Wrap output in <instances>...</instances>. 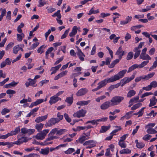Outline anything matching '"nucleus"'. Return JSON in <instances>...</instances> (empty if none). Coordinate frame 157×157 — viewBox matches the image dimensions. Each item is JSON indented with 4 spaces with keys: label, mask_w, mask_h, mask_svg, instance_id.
<instances>
[{
    "label": "nucleus",
    "mask_w": 157,
    "mask_h": 157,
    "mask_svg": "<svg viewBox=\"0 0 157 157\" xmlns=\"http://www.w3.org/2000/svg\"><path fill=\"white\" fill-rule=\"evenodd\" d=\"M95 142L94 140H89L87 141H86L83 143V145L84 146L87 145H91L92 144H93V143H94Z\"/></svg>",
    "instance_id": "nucleus-46"
},
{
    "label": "nucleus",
    "mask_w": 157,
    "mask_h": 157,
    "mask_svg": "<svg viewBox=\"0 0 157 157\" xmlns=\"http://www.w3.org/2000/svg\"><path fill=\"white\" fill-rule=\"evenodd\" d=\"M6 93L7 94H13L16 93V91L12 90H6Z\"/></svg>",
    "instance_id": "nucleus-59"
},
{
    "label": "nucleus",
    "mask_w": 157,
    "mask_h": 157,
    "mask_svg": "<svg viewBox=\"0 0 157 157\" xmlns=\"http://www.w3.org/2000/svg\"><path fill=\"white\" fill-rule=\"evenodd\" d=\"M67 73V71H65L62 72L55 77L54 80H56L58 79L59 78H61L66 75Z\"/></svg>",
    "instance_id": "nucleus-15"
},
{
    "label": "nucleus",
    "mask_w": 157,
    "mask_h": 157,
    "mask_svg": "<svg viewBox=\"0 0 157 157\" xmlns=\"http://www.w3.org/2000/svg\"><path fill=\"white\" fill-rule=\"evenodd\" d=\"M139 97L138 95L131 98L129 102V104H130L131 103H132L133 102L136 103L139 100Z\"/></svg>",
    "instance_id": "nucleus-29"
},
{
    "label": "nucleus",
    "mask_w": 157,
    "mask_h": 157,
    "mask_svg": "<svg viewBox=\"0 0 157 157\" xmlns=\"http://www.w3.org/2000/svg\"><path fill=\"white\" fill-rule=\"evenodd\" d=\"M73 98L72 97H69L66 98L65 101L71 105L73 103Z\"/></svg>",
    "instance_id": "nucleus-36"
},
{
    "label": "nucleus",
    "mask_w": 157,
    "mask_h": 157,
    "mask_svg": "<svg viewBox=\"0 0 157 157\" xmlns=\"http://www.w3.org/2000/svg\"><path fill=\"white\" fill-rule=\"evenodd\" d=\"M21 132L23 134H27L29 135L33 134L35 131L34 129H28L26 128H23L21 129Z\"/></svg>",
    "instance_id": "nucleus-8"
},
{
    "label": "nucleus",
    "mask_w": 157,
    "mask_h": 157,
    "mask_svg": "<svg viewBox=\"0 0 157 157\" xmlns=\"http://www.w3.org/2000/svg\"><path fill=\"white\" fill-rule=\"evenodd\" d=\"M133 56V52H129L127 56L126 59L128 60L131 59Z\"/></svg>",
    "instance_id": "nucleus-44"
},
{
    "label": "nucleus",
    "mask_w": 157,
    "mask_h": 157,
    "mask_svg": "<svg viewBox=\"0 0 157 157\" xmlns=\"http://www.w3.org/2000/svg\"><path fill=\"white\" fill-rule=\"evenodd\" d=\"M144 144L143 142H140L137 145H136V147L139 148H142L144 147Z\"/></svg>",
    "instance_id": "nucleus-54"
},
{
    "label": "nucleus",
    "mask_w": 157,
    "mask_h": 157,
    "mask_svg": "<svg viewBox=\"0 0 157 157\" xmlns=\"http://www.w3.org/2000/svg\"><path fill=\"white\" fill-rule=\"evenodd\" d=\"M120 59H116L113 60L111 63V65L110 66H109V67L110 68H112L115 65L118 63L120 61Z\"/></svg>",
    "instance_id": "nucleus-32"
},
{
    "label": "nucleus",
    "mask_w": 157,
    "mask_h": 157,
    "mask_svg": "<svg viewBox=\"0 0 157 157\" xmlns=\"http://www.w3.org/2000/svg\"><path fill=\"white\" fill-rule=\"evenodd\" d=\"M113 106L111 105V103L109 101H106L103 103L100 106L101 109L105 110L108 109L109 107Z\"/></svg>",
    "instance_id": "nucleus-10"
},
{
    "label": "nucleus",
    "mask_w": 157,
    "mask_h": 157,
    "mask_svg": "<svg viewBox=\"0 0 157 157\" xmlns=\"http://www.w3.org/2000/svg\"><path fill=\"white\" fill-rule=\"evenodd\" d=\"M40 155L36 154H30L28 155H25L24 157H39Z\"/></svg>",
    "instance_id": "nucleus-50"
},
{
    "label": "nucleus",
    "mask_w": 157,
    "mask_h": 157,
    "mask_svg": "<svg viewBox=\"0 0 157 157\" xmlns=\"http://www.w3.org/2000/svg\"><path fill=\"white\" fill-rule=\"evenodd\" d=\"M150 103L149 105V106L150 107L155 105L156 103L155 101V97L153 96L150 99Z\"/></svg>",
    "instance_id": "nucleus-25"
},
{
    "label": "nucleus",
    "mask_w": 157,
    "mask_h": 157,
    "mask_svg": "<svg viewBox=\"0 0 157 157\" xmlns=\"http://www.w3.org/2000/svg\"><path fill=\"white\" fill-rule=\"evenodd\" d=\"M151 136L149 134H147L145 135L143 138V140L145 141H147L149 140L150 138H151Z\"/></svg>",
    "instance_id": "nucleus-53"
},
{
    "label": "nucleus",
    "mask_w": 157,
    "mask_h": 157,
    "mask_svg": "<svg viewBox=\"0 0 157 157\" xmlns=\"http://www.w3.org/2000/svg\"><path fill=\"white\" fill-rule=\"evenodd\" d=\"M66 131H67V130L66 129H61L59 130H57V132L56 133V135H61L63 134Z\"/></svg>",
    "instance_id": "nucleus-42"
},
{
    "label": "nucleus",
    "mask_w": 157,
    "mask_h": 157,
    "mask_svg": "<svg viewBox=\"0 0 157 157\" xmlns=\"http://www.w3.org/2000/svg\"><path fill=\"white\" fill-rule=\"evenodd\" d=\"M147 130V132L150 134H153L154 129L151 128V127L148 128Z\"/></svg>",
    "instance_id": "nucleus-61"
},
{
    "label": "nucleus",
    "mask_w": 157,
    "mask_h": 157,
    "mask_svg": "<svg viewBox=\"0 0 157 157\" xmlns=\"http://www.w3.org/2000/svg\"><path fill=\"white\" fill-rule=\"evenodd\" d=\"M64 116L66 120L68 122H70L71 121V119L69 117L68 115L66 113L64 114Z\"/></svg>",
    "instance_id": "nucleus-52"
},
{
    "label": "nucleus",
    "mask_w": 157,
    "mask_h": 157,
    "mask_svg": "<svg viewBox=\"0 0 157 157\" xmlns=\"http://www.w3.org/2000/svg\"><path fill=\"white\" fill-rule=\"evenodd\" d=\"M57 119L59 120V121L61 120L63 118V116L60 114L59 112H58L57 114Z\"/></svg>",
    "instance_id": "nucleus-62"
},
{
    "label": "nucleus",
    "mask_w": 157,
    "mask_h": 157,
    "mask_svg": "<svg viewBox=\"0 0 157 157\" xmlns=\"http://www.w3.org/2000/svg\"><path fill=\"white\" fill-rule=\"evenodd\" d=\"M115 127L116 128H118V129H116L114 130H113L110 133L111 134H114L117 132L118 131H119L122 129L121 127L120 126H115Z\"/></svg>",
    "instance_id": "nucleus-43"
},
{
    "label": "nucleus",
    "mask_w": 157,
    "mask_h": 157,
    "mask_svg": "<svg viewBox=\"0 0 157 157\" xmlns=\"http://www.w3.org/2000/svg\"><path fill=\"white\" fill-rule=\"evenodd\" d=\"M126 54V52L122 50V48L121 46H120L117 52H116L115 55H116L119 56V58L120 59H121L122 58V56L125 55Z\"/></svg>",
    "instance_id": "nucleus-9"
},
{
    "label": "nucleus",
    "mask_w": 157,
    "mask_h": 157,
    "mask_svg": "<svg viewBox=\"0 0 157 157\" xmlns=\"http://www.w3.org/2000/svg\"><path fill=\"white\" fill-rule=\"evenodd\" d=\"M128 136V134H126L123 135L121 137V139L119 141L123 142L126 139L127 136Z\"/></svg>",
    "instance_id": "nucleus-60"
},
{
    "label": "nucleus",
    "mask_w": 157,
    "mask_h": 157,
    "mask_svg": "<svg viewBox=\"0 0 157 157\" xmlns=\"http://www.w3.org/2000/svg\"><path fill=\"white\" fill-rule=\"evenodd\" d=\"M140 58L143 60H150L151 58L149 55L147 54H145L143 55H140Z\"/></svg>",
    "instance_id": "nucleus-28"
},
{
    "label": "nucleus",
    "mask_w": 157,
    "mask_h": 157,
    "mask_svg": "<svg viewBox=\"0 0 157 157\" xmlns=\"http://www.w3.org/2000/svg\"><path fill=\"white\" fill-rule=\"evenodd\" d=\"M132 17L131 16H127L126 19H125V21H121L120 24L121 25H125L127 24H128V23H129V22H130L132 19Z\"/></svg>",
    "instance_id": "nucleus-16"
},
{
    "label": "nucleus",
    "mask_w": 157,
    "mask_h": 157,
    "mask_svg": "<svg viewBox=\"0 0 157 157\" xmlns=\"http://www.w3.org/2000/svg\"><path fill=\"white\" fill-rule=\"evenodd\" d=\"M77 54L81 60L82 61H84V57H82V56L85 57V56L82 52L81 50L77 51Z\"/></svg>",
    "instance_id": "nucleus-21"
},
{
    "label": "nucleus",
    "mask_w": 157,
    "mask_h": 157,
    "mask_svg": "<svg viewBox=\"0 0 157 157\" xmlns=\"http://www.w3.org/2000/svg\"><path fill=\"white\" fill-rule=\"evenodd\" d=\"M145 108V107H143L138 112V113H139V115L138 116V117L141 116H142L143 113H144V109Z\"/></svg>",
    "instance_id": "nucleus-55"
},
{
    "label": "nucleus",
    "mask_w": 157,
    "mask_h": 157,
    "mask_svg": "<svg viewBox=\"0 0 157 157\" xmlns=\"http://www.w3.org/2000/svg\"><path fill=\"white\" fill-rule=\"evenodd\" d=\"M69 31V29L66 30L64 32V33L61 36V38L63 39L65 38L67 36Z\"/></svg>",
    "instance_id": "nucleus-56"
},
{
    "label": "nucleus",
    "mask_w": 157,
    "mask_h": 157,
    "mask_svg": "<svg viewBox=\"0 0 157 157\" xmlns=\"http://www.w3.org/2000/svg\"><path fill=\"white\" fill-rule=\"evenodd\" d=\"M14 45V43L12 42H10V43H9L7 46H6V50H8L10 48L12 47Z\"/></svg>",
    "instance_id": "nucleus-63"
},
{
    "label": "nucleus",
    "mask_w": 157,
    "mask_h": 157,
    "mask_svg": "<svg viewBox=\"0 0 157 157\" xmlns=\"http://www.w3.org/2000/svg\"><path fill=\"white\" fill-rule=\"evenodd\" d=\"M48 117V115L44 116L37 117L35 120V121L37 123H39L42 121L45 120Z\"/></svg>",
    "instance_id": "nucleus-13"
},
{
    "label": "nucleus",
    "mask_w": 157,
    "mask_h": 157,
    "mask_svg": "<svg viewBox=\"0 0 157 157\" xmlns=\"http://www.w3.org/2000/svg\"><path fill=\"white\" fill-rule=\"evenodd\" d=\"M50 99V100L49 101V102L51 105L56 103L59 100H61L60 98L56 96L51 97Z\"/></svg>",
    "instance_id": "nucleus-12"
},
{
    "label": "nucleus",
    "mask_w": 157,
    "mask_h": 157,
    "mask_svg": "<svg viewBox=\"0 0 157 157\" xmlns=\"http://www.w3.org/2000/svg\"><path fill=\"white\" fill-rule=\"evenodd\" d=\"M59 122V120L57 119V118H52L48 121V122L45 124V125L46 126H52Z\"/></svg>",
    "instance_id": "nucleus-6"
},
{
    "label": "nucleus",
    "mask_w": 157,
    "mask_h": 157,
    "mask_svg": "<svg viewBox=\"0 0 157 157\" xmlns=\"http://www.w3.org/2000/svg\"><path fill=\"white\" fill-rule=\"evenodd\" d=\"M126 70H123L119 72L117 74L111 77V78L113 82H115L122 78L126 72Z\"/></svg>",
    "instance_id": "nucleus-2"
},
{
    "label": "nucleus",
    "mask_w": 157,
    "mask_h": 157,
    "mask_svg": "<svg viewBox=\"0 0 157 157\" xmlns=\"http://www.w3.org/2000/svg\"><path fill=\"white\" fill-rule=\"evenodd\" d=\"M113 81L111 78L105 79L100 82L98 84V86L100 89L105 86L107 83L113 82Z\"/></svg>",
    "instance_id": "nucleus-5"
},
{
    "label": "nucleus",
    "mask_w": 157,
    "mask_h": 157,
    "mask_svg": "<svg viewBox=\"0 0 157 157\" xmlns=\"http://www.w3.org/2000/svg\"><path fill=\"white\" fill-rule=\"evenodd\" d=\"M118 144L122 148H125L126 147V144L123 141H119Z\"/></svg>",
    "instance_id": "nucleus-51"
},
{
    "label": "nucleus",
    "mask_w": 157,
    "mask_h": 157,
    "mask_svg": "<svg viewBox=\"0 0 157 157\" xmlns=\"http://www.w3.org/2000/svg\"><path fill=\"white\" fill-rule=\"evenodd\" d=\"M136 94V92L133 90H130L127 94V98H130L134 96Z\"/></svg>",
    "instance_id": "nucleus-23"
},
{
    "label": "nucleus",
    "mask_w": 157,
    "mask_h": 157,
    "mask_svg": "<svg viewBox=\"0 0 157 157\" xmlns=\"http://www.w3.org/2000/svg\"><path fill=\"white\" fill-rule=\"evenodd\" d=\"M43 101L44 99H38L35 102H32L30 105L29 107L32 108L33 106H36L43 102Z\"/></svg>",
    "instance_id": "nucleus-14"
},
{
    "label": "nucleus",
    "mask_w": 157,
    "mask_h": 157,
    "mask_svg": "<svg viewBox=\"0 0 157 157\" xmlns=\"http://www.w3.org/2000/svg\"><path fill=\"white\" fill-rule=\"evenodd\" d=\"M20 50L19 45L15 46L13 48V52L15 54H17L18 51Z\"/></svg>",
    "instance_id": "nucleus-40"
},
{
    "label": "nucleus",
    "mask_w": 157,
    "mask_h": 157,
    "mask_svg": "<svg viewBox=\"0 0 157 157\" xmlns=\"http://www.w3.org/2000/svg\"><path fill=\"white\" fill-rule=\"evenodd\" d=\"M131 152V151L130 150L128 149H124L121 150L120 151V153L121 154H129Z\"/></svg>",
    "instance_id": "nucleus-34"
},
{
    "label": "nucleus",
    "mask_w": 157,
    "mask_h": 157,
    "mask_svg": "<svg viewBox=\"0 0 157 157\" xmlns=\"http://www.w3.org/2000/svg\"><path fill=\"white\" fill-rule=\"evenodd\" d=\"M88 91V90L86 88H82L78 91L76 94L77 96H82L86 94Z\"/></svg>",
    "instance_id": "nucleus-11"
},
{
    "label": "nucleus",
    "mask_w": 157,
    "mask_h": 157,
    "mask_svg": "<svg viewBox=\"0 0 157 157\" xmlns=\"http://www.w3.org/2000/svg\"><path fill=\"white\" fill-rule=\"evenodd\" d=\"M142 105L141 103H138L133 106L131 108V109L133 110H135L136 109L139 108L140 106Z\"/></svg>",
    "instance_id": "nucleus-38"
},
{
    "label": "nucleus",
    "mask_w": 157,
    "mask_h": 157,
    "mask_svg": "<svg viewBox=\"0 0 157 157\" xmlns=\"http://www.w3.org/2000/svg\"><path fill=\"white\" fill-rule=\"evenodd\" d=\"M90 100H87L86 101H80L78 102L76 104L78 105L83 106L85 105H87L90 102Z\"/></svg>",
    "instance_id": "nucleus-20"
},
{
    "label": "nucleus",
    "mask_w": 157,
    "mask_h": 157,
    "mask_svg": "<svg viewBox=\"0 0 157 157\" xmlns=\"http://www.w3.org/2000/svg\"><path fill=\"white\" fill-rule=\"evenodd\" d=\"M28 140L26 137H23L19 139L17 141L13 142H6V145H7L8 148L13 146L14 144L19 145L23 142H26L28 141Z\"/></svg>",
    "instance_id": "nucleus-1"
},
{
    "label": "nucleus",
    "mask_w": 157,
    "mask_h": 157,
    "mask_svg": "<svg viewBox=\"0 0 157 157\" xmlns=\"http://www.w3.org/2000/svg\"><path fill=\"white\" fill-rule=\"evenodd\" d=\"M110 128V126H102L101 128L100 131V133H104L108 130Z\"/></svg>",
    "instance_id": "nucleus-27"
},
{
    "label": "nucleus",
    "mask_w": 157,
    "mask_h": 157,
    "mask_svg": "<svg viewBox=\"0 0 157 157\" xmlns=\"http://www.w3.org/2000/svg\"><path fill=\"white\" fill-rule=\"evenodd\" d=\"M20 131V128L19 127H16L14 131H11L9 133L10 136H12L17 134Z\"/></svg>",
    "instance_id": "nucleus-18"
},
{
    "label": "nucleus",
    "mask_w": 157,
    "mask_h": 157,
    "mask_svg": "<svg viewBox=\"0 0 157 157\" xmlns=\"http://www.w3.org/2000/svg\"><path fill=\"white\" fill-rule=\"evenodd\" d=\"M29 81L30 85L32 86H33L36 87L37 86V85H34L36 82V81L34 79H32L31 78H29L28 79Z\"/></svg>",
    "instance_id": "nucleus-45"
},
{
    "label": "nucleus",
    "mask_w": 157,
    "mask_h": 157,
    "mask_svg": "<svg viewBox=\"0 0 157 157\" xmlns=\"http://www.w3.org/2000/svg\"><path fill=\"white\" fill-rule=\"evenodd\" d=\"M138 68V64H135L132 65L131 67H130L128 69V72L129 73L133 70L135 69L136 68Z\"/></svg>",
    "instance_id": "nucleus-31"
},
{
    "label": "nucleus",
    "mask_w": 157,
    "mask_h": 157,
    "mask_svg": "<svg viewBox=\"0 0 157 157\" xmlns=\"http://www.w3.org/2000/svg\"><path fill=\"white\" fill-rule=\"evenodd\" d=\"M88 139V138H86V136L85 135H83L79 138L78 140H76V142L78 143L79 142L80 143L82 144L86 140Z\"/></svg>",
    "instance_id": "nucleus-26"
},
{
    "label": "nucleus",
    "mask_w": 157,
    "mask_h": 157,
    "mask_svg": "<svg viewBox=\"0 0 157 157\" xmlns=\"http://www.w3.org/2000/svg\"><path fill=\"white\" fill-rule=\"evenodd\" d=\"M57 130L58 129L57 128H55L52 129L49 134V135H54L56 133H57Z\"/></svg>",
    "instance_id": "nucleus-58"
},
{
    "label": "nucleus",
    "mask_w": 157,
    "mask_h": 157,
    "mask_svg": "<svg viewBox=\"0 0 157 157\" xmlns=\"http://www.w3.org/2000/svg\"><path fill=\"white\" fill-rule=\"evenodd\" d=\"M78 27L76 26H74L72 28L71 32L70 33L69 36L71 37H72L75 36L77 33Z\"/></svg>",
    "instance_id": "nucleus-17"
},
{
    "label": "nucleus",
    "mask_w": 157,
    "mask_h": 157,
    "mask_svg": "<svg viewBox=\"0 0 157 157\" xmlns=\"http://www.w3.org/2000/svg\"><path fill=\"white\" fill-rule=\"evenodd\" d=\"M49 151V147H46L45 148H42L41 149L40 152V154L44 155H48Z\"/></svg>",
    "instance_id": "nucleus-24"
},
{
    "label": "nucleus",
    "mask_w": 157,
    "mask_h": 157,
    "mask_svg": "<svg viewBox=\"0 0 157 157\" xmlns=\"http://www.w3.org/2000/svg\"><path fill=\"white\" fill-rule=\"evenodd\" d=\"M133 113V111H131L126 113L125 115L124 116L125 118L127 120L129 119L132 116V114Z\"/></svg>",
    "instance_id": "nucleus-41"
},
{
    "label": "nucleus",
    "mask_w": 157,
    "mask_h": 157,
    "mask_svg": "<svg viewBox=\"0 0 157 157\" xmlns=\"http://www.w3.org/2000/svg\"><path fill=\"white\" fill-rule=\"evenodd\" d=\"M24 36V35L23 33H22L21 34H17V40L18 41H21L22 40V37Z\"/></svg>",
    "instance_id": "nucleus-49"
},
{
    "label": "nucleus",
    "mask_w": 157,
    "mask_h": 157,
    "mask_svg": "<svg viewBox=\"0 0 157 157\" xmlns=\"http://www.w3.org/2000/svg\"><path fill=\"white\" fill-rule=\"evenodd\" d=\"M98 119L95 120H93L91 121H87L86 124H87L89 123H91L93 125H94L95 124H96L97 125L98 124Z\"/></svg>",
    "instance_id": "nucleus-33"
},
{
    "label": "nucleus",
    "mask_w": 157,
    "mask_h": 157,
    "mask_svg": "<svg viewBox=\"0 0 157 157\" xmlns=\"http://www.w3.org/2000/svg\"><path fill=\"white\" fill-rule=\"evenodd\" d=\"M86 112L85 110L82 109L81 110L77 111L73 114V116L74 117L80 118L81 117H84Z\"/></svg>",
    "instance_id": "nucleus-7"
},
{
    "label": "nucleus",
    "mask_w": 157,
    "mask_h": 157,
    "mask_svg": "<svg viewBox=\"0 0 157 157\" xmlns=\"http://www.w3.org/2000/svg\"><path fill=\"white\" fill-rule=\"evenodd\" d=\"M49 130L48 129H45L43 130L40 132L37 133L35 136L36 138L38 140H42L44 139L47 134Z\"/></svg>",
    "instance_id": "nucleus-4"
},
{
    "label": "nucleus",
    "mask_w": 157,
    "mask_h": 157,
    "mask_svg": "<svg viewBox=\"0 0 157 157\" xmlns=\"http://www.w3.org/2000/svg\"><path fill=\"white\" fill-rule=\"evenodd\" d=\"M51 30L50 29H49L48 30V31L47 32H46L45 33L44 35H45V39H46V40H47V37H48V35L51 33V31H52V32H54L56 30V29L54 27H51Z\"/></svg>",
    "instance_id": "nucleus-19"
},
{
    "label": "nucleus",
    "mask_w": 157,
    "mask_h": 157,
    "mask_svg": "<svg viewBox=\"0 0 157 157\" xmlns=\"http://www.w3.org/2000/svg\"><path fill=\"white\" fill-rule=\"evenodd\" d=\"M60 10H58L52 15V16L53 17L56 16L58 18H61V15L60 13Z\"/></svg>",
    "instance_id": "nucleus-37"
},
{
    "label": "nucleus",
    "mask_w": 157,
    "mask_h": 157,
    "mask_svg": "<svg viewBox=\"0 0 157 157\" xmlns=\"http://www.w3.org/2000/svg\"><path fill=\"white\" fill-rule=\"evenodd\" d=\"M149 62L148 60L144 61L143 62L140 64L138 65L139 68H141L143 67L146 65Z\"/></svg>",
    "instance_id": "nucleus-35"
},
{
    "label": "nucleus",
    "mask_w": 157,
    "mask_h": 157,
    "mask_svg": "<svg viewBox=\"0 0 157 157\" xmlns=\"http://www.w3.org/2000/svg\"><path fill=\"white\" fill-rule=\"evenodd\" d=\"M155 73L152 72L147 75L144 76V79L146 80H148L149 78H152L154 75Z\"/></svg>",
    "instance_id": "nucleus-39"
},
{
    "label": "nucleus",
    "mask_w": 157,
    "mask_h": 157,
    "mask_svg": "<svg viewBox=\"0 0 157 157\" xmlns=\"http://www.w3.org/2000/svg\"><path fill=\"white\" fill-rule=\"evenodd\" d=\"M133 51L135 52L134 56V59H136L140 55L141 51L140 49H137L136 48H134Z\"/></svg>",
    "instance_id": "nucleus-22"
},
{
    "label": "nucleus",
    "mask_w": 157,
    "mask_h": 157,
    "mask_svg": "<svg viewBox=\"0 0 157 157\" xmlns=\"http://www.w3.org/2000/svg\"><path fill=\"white\" fill-rule=\"evenodd\" d=\"M152 88L150 84L147 86L146 87H144L143 88V89L146 91H149L151 90Z\"/></svg>",
    "instance_id": "nucleus-64"
},
{
    "label": "nucleus",
    "mask_w": 157,
    "mask_h": 157,
    "mask_svg": "<svg viewBox=\"0 0 157 157\" xmlns=\"http://www.w3.org/2000/svg\"><path fill=\"white\" fill-rule=\"evenodd\" d=\"M44 126V124L40 123L37 124L35 125V128L38 131H41Z\"/></svg>",
    "instance_id": "nucleus-30"
},
{
    "label": "nucleus",
    "mask_w": 157,
    "mask_h": 157,
    "mask_svg": "<svg viewBox=\"0 0 157 157\" xmlns=\"http://www.w3.org/2000/svg\"><path fill=\"white\" fill-rule=\"evenodd\" d=\"M124 99L123 97L115 96L113 97L110 100L111 105L114 106L119 104Z\"/></svg>",
    "instance_id": "nucleus-3"
},
{
    "label": "nucleus",
    "mask_w": 157,
    "mask_h": 157,
    "mask_svg": "<svg viewBox=\"0 0 157 157\" xmlns=\"http://www.w3.org/2000/svg\"><path fill=\"white\" fill-rule=\"evenodd\" d=\"M74 149L73 148H69L67 151L64 152L65 153L67 154H69L72 153L73 152L75 151Z\"/></svg>",
    "instance_id": "nucleus-48"
},
{
    "label": "nucleus",
    "mask_w": 157,
    "mask_h": 157,
    "mask_svg": "<svg viewBox=\"0 0 157 157\" xmlns=\"http://www.w3.org/2000/svg\"><path fill=\"white\" fill-rule=\"evenodd\" d=\"M10 110L7 108L3 109L1 112V114L2 115H5L6 113L10 112Z\"/></svg>",
    "instance_id": "nucleus-47"
},
{
    "label": "nucleus",
    "mask_w": 157,
    "mask_h": 157,
    "mask_svg": "<svg viewBox=\"0 0 157 157\" xmlns=\"http://www.w3.org/2000/svg\"><path fill=\"white\" fill-rule=\"evenodd\" d=\"M150 85L151 87L155 88L157 86V82L155 81H153L151 82Z\"/></svg>",
    "instance_id": "nucleus-57"
}]
</instances>
